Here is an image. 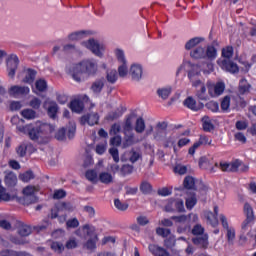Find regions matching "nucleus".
Masks as SVG:
<instances>
[{
    "label": "nucleus",
    "instance_id": "f257e3e1",
    "mask_svg": "<svg viewBox=\"0 0 256 256\" xmlns=\"http://www.w3.org/2000/svg\"><path fill=\"white\" fill-rule=\"evenodd\" d=\"M17 130L20 131V133H24V135H29L32 141H39V138L43 137V135L54 132L55 126L51 124L36 122L35 124L18 126Z\"/></svg>",
    "mask_w": 256,
    "mask_h": 256
},
{
    "label": "nucleus",
    "instance_id": "f03ea898",
    "mask_svg": "<svg viewBox=\"0 0 256 256\" xmlns=\"http://www.w3.org/2000/svg\"><path fill=\"white\" fill-rule=\"evenodd\" d=\"M191 67L190 71H194L195 77L199 76L202 73L204 75H210V73H213V63L211 62H205L202 65H191V62L184 61L177 69H176V77H179L183 73L184 69H189Z\"/></svg>",
    "mask_w": 256,
    "mask_h": 256
},
{
    "label": "nucleus",
    "instance_id": "7ed1b4c3",
    "mask_svg": "<svg viewBox=\"0 0 256 256\" xmlns=\"http://www.w3.org/2000/svg\"><path fill=\"white\" fill-rule=\"evenodd\" d=\"M222 57L217 63L223 71H227L228 73H239V66L235 64L233 61L229 60L233 57V47L228 46L222 50Z\"/></svg>",
    "mask_w": 256,
    "mask_h": 256
},
{
    "label": "nucleus",
    "instance_id": "20e7f679",
    "mask_svg": "<svg viewBox=\"0 0 256 256\" xmlns=\"http://www.w3.org/2000/svg\"><path fill=\"white\" fill-rule=\"evenodd\" d=\"M188 78L192 83V87L196 89V96L201 101H209L211 98V94H209V89L201 80H195V71L189 70Z\"/></svg>",
    "mask_w": 256,
    "mask_h": 256
},
{
    "label": "nucleus",
    "instance_id": "39448f33",
    "mask_svg": "<svg viewBox=\"0 0 256 256\" xmlns=\"http://www.w3.org/2000/svg\"><path fill=\"white\" fill-rule=\"evenodd\" d=\"M216 167H219L221 171H226V172H240V173H245V171H249V166L245 163H243L241 160H234L231 163L227 162H221L219 165L216 164Z\"/></svg>",
    "mask_w": 256,
    "mask_h": 256
},
{
    "label": "nucleus",
    "instance_id": "423d86ee",
    "mask_svg": "<svg viewBox=\"0 0 256 256\" xmlns=\"http://www.w3.org/2000/svg\"><path fill=\"white\" fill-rule=\"evenodd\" d=\"M82 47H85V49H88V51H91L93 55L96 57H99L100 59H103L105 56V50L106 47L104 44L99 43V41L95 39H89L86 41L81 42Z\"/></svg>",
    "mask_w": 256,
    "mask_h": 256
},
{
    "label": "nucleus",
    "instance_id": "0eeeda50",
    "mask_svg": "<svg viewBox=\"0 0 256 256\" xmlns=\"http://www.w3.org/2000/svg\"><path fill=\"white\" fill-rule=\"evenodd\" d=\"M39 189L35 186H26L22 190L23 198L21 199V203L23 205H31L33 203H37V193Z\"/></svg>",
    "mask_w": 256,
    "mask_h": 256
},
{
    "label": "nucleus",
    "instance_id": "6e6552de",
    "mask_svg": "<svg viewBox=\"0 0 256 256\" xmlns=\"http://www.w3.org/2000/svg\"><path fill=\"white\" fill-rule=\"evenodd\" d=\"M207 89H209L210 98L221 97L225 93V82L218 81L216 83L208 81L206 83Z\"/></svg>",
    "mask_w": 256,
    "mask_h": 256
},
{
    "label": "nucleus",
    "instance_id": "1a4fd4ad",
    "mask_svg": "<svg viewBox=\"0 0 256 256\" xmlns=\"http://www.w3.org/2000/svg\"><path fill=\"white\" fill-rule=\"evenodd\" d=\"M172 219L176 221V223H182V233L187 231V227H189V223H197L199 221V216L197 214H189V215H181V216H173Z\"/></svg>",
    "mask_w": 256,
    "mask_h": 256
},
{
    "label": "nucleus",
    "instance_id": "9d476101",
    "mask_svg": "<svg viewBox=\"0 0 256 256\" xmlns=\"http://www.w3.org/2000/svg\"><path fill=\"white\" fill-rule=\"evenodd\" d=\"M83 233H86L90 239L86 242L85 247L90 251H93L97 243V235H95V229L91 228L89 225H85L82 228Z\"/></svg>",
    "mask_w": 256,
    "mask_h": 256
},
{
    "label": "nucleus",
    "instance_id": "9b49d317",
    "mask_svg": "<svg viewBox=\"0 0 256 256\" xmlns=\"http://www.w3.org/2000/svg\"><path fill=\"white\" fill-rule=\"evenodd\" d=\"M36 77H37V71L32 68H25L20 73V79H22V83H27L28 85H33Z\"/></svg>",
    "mask_w": 256,
    "mask_h": 256
},
{
    "label": "nucleus",
    "instance_id": "f8f14e48",
    "mask_svg": "<svg viewBox=\"0 0 256 256\" xmlns=\"http://www.w3.org/2000/svg\"><path fill=\"white\" fill-rule=\"evenodd\" d=\"M220 221L222 223V227L226 230V237L228 240V243L233 244L235 241V228L232 226H229V222H227V217L225 215H220Z\"/></svg>",
    "mask_w": 256,
    "mask_h": 256
},
{
    "label": "nucleus",
    "instance_id": "ddd939ff",
    "mask_svg": "<svg viewBox=\"0 0 256 256\" xmlns=\"http://www.w3.org/2000/svg\"><path fill=\"white\" fill-rule=\"evenodd\" d=\"M155 141H163L167 138V124L165 122H159L153 132Z\"/></svg>",
    "mask_w": 256,
    "mask_h": 256
},
{
    "label": "nucleus",
    "instance_id": "4468645a",
    "mask_svg": "<svg viewBox=\"0 0 256 256\" xmlns=\"http://www.w3.org/2000/svg\"><path fill=\"white\" fill-rule=\"evenodd\" d=\"M129 75L132 81H141L143 79V66L139 63H133L129 68Z\"/></svg>",
    "mask_w": 256,
    "mask_h": 256
},
{
    "label": "nucleus",
    "instance_id": "2eb2a0df",
    "mask_svg": "<svg viewBox=\"0 0 256 256\" xmlns=\"http://www.w3.org/2000/svg\"><path fill=\"white\" fill-rule=\"evenodd\" d=\"M17 67H19V57H17V55H11L7 60L8 77L11 79L15 77Z\"/></svg>",
    "mask_w": 256,
    "mask_h": 256
},
{
    "label": "nucleus",
    "instance_id": "dca6fc26",
    "mask_svg": "<svg viewBox=\"0 0 256 256\" xmlns=\"http://www.w3.org/2000/svg\"><path fill=\"white\" fill-rule=\"evenodd\" d=\"M80 123L81 125H90L93 127V125H97V123H99V114L96 112L85 114L80 118Z\"/></svg>",
    "mask_w": 256,
    "mask_h": 256
},
{
    "label": "nucleus",
    "instance_id": "f3484780",
    "mask_svg": "<svg viewBox=\"0 0 256 256\" xmlns=\"http://www.w3.org/2000/svg\"><path fill=\"white\" fill-rule=\"evenodd\" d=\"M63 211H73V205L65 202L56 204L55 208L52 209L51 218L57 219V217H59V213H62Z\"/></svg>",
    "mask_w": 256,
    "mask_h": 256
},
{
    "label": "nucleus",
    "instance_id": "a211bd4d",
    "mask_svg": "<svg viewBox=\"0 0 256 256\" xmlns=\"http://www.w3.org/2000/svg\"><path fill=\"white\" fill-rule=\"evenodd\" d=\"M30 89L27 86L14 85L9 89V94L13 97H21V95H29Z\"/></svg>",
    "mask_w": 256,
    "mask_h": 256
},
{
    "label": "nucleus",
    "instance_id": "6ab92c4d",
    "mask_svg": "<svg viewBox=\"0 0 256 256\" xmlns=\"http://www.w3.org/2000/svg\"><path fill=\"white\" fill-rule=\"evenodd\" d=\"M83 73H85V67L83 66V62L74 65L70 71V74L72 75L74 81H81Z\"/></svg>",
    "mask_w": 256,
    "mask_h": 256
},
{
    "label": "nucleus",
    "instance_id": "aec40b11",
    "mask_svg": "<svg viewBox=\"0 0 256 256\" xmlns=\"http://www.w3.org/2000/svg\"><path fill=\"white\" fill-rule=\"evenodd\" d=\"M44 108L47 109L49 117L51 119H55L57 117V111H59V107L55 101L46 100L44 102Z\"/></svg>",
    "mask_w": 256,
    "mask_h": 256
},
{
    "label": "nucleus",
    "instance_id": "412c9836",
    "mask_svg": "<svg viewBox=\"0 0 256 256\" xmlns=\"http://www.w3.org/2000/svg\"><path fill=\"white\" fill-rule=\"evenodd\" d=\"M166 211H185V204L183 200H170L165 207Z\"/></svg>",
    "mask_w": 256,
    "mask_h": 256
},
{
    "label": "nucleus",
    "instance_id": "4be33fe9",
    "mask_svg": "<svg viewBox=\"0 0 256 256\" xmlns=\"http://www.w3.org/2000/svg\"><path fill=\"white\" fill-rule=\"evenodd\" d=\"M217 215H219V207H214V213L213 212H206V219L208 225H211L212 227H217L219 225V220L217 219Z\"/></svg>",
    "mask_w": 256,
    "mask_h": 256
},
{
    "label": "nucleus",
    "instance_id": "5701e85b",
    "mask_svg": "<svg viewBox=\"0 0 256 256\" xmlns=\"http://www.w3.org/2000/svg\"><path fill=\"white\" fill-rule=\"evenodd\" d=\"M84 67V73L88 75H95L97 73V63L93 60H84L82 61Z\"/></svg>",
    "mask_w": 256,
    "mask_h": 256
},
{
    "label": "nucleus",
    "instance_id": "b1692460",
    "mask_svg": "<svg viewBox=\"0 0 256 256\" xmlns=\"http://www.w3.org/2000/svg\"><path fill=\"white\" fill-rule=\"evenodd\" d=\"M4 183L6 187H15V185H17V174H15L13 171H6Z\"/></svg>",
    "mask_w": 256,
    "mask_h": 256
},
{
    "label": "nucleus",
    "instance_id": "393cba45",
    "mask_svg": "<svg viewBox=\"0 0 256 256\" xmlns=\"http://www.w3.org/2000/svg\"><path fill=\"white\" fill-rule=\"evenodd\" d=\"M203 41H205V39H203L201 37L191 38L190 40H188L185 43L184 48L186 51H193V49H195L196 47H199V45H201V43H203Z\"/></svg>",
    "mask_w": 256,
    "mask_h": 256
},
{
    "label": "nucleus",
    "instance_id": "a878e982",
    "mask_svg": "<svg viewBox=\"0 0 256 256\" xmlns=\"http://www.w3.org/2000/svg\"><path fill=\"white\" fill-rule=\"evenodd\" d=\"M105 87V78L96 79L91 85V91L94 95H99Z\"/></svg>",
    "mask_w": 256,
    "mask_h": 256
},
{
    "label": "nucleus",
    "instance_id": "bb28decb",
    "mask_svg": "<svg viewBox=\"0 0 256 256\" xmlns=\"http://www.w3.org/2000/svg\"><path fill=\"white\" fill-rule=\"evenodd\" d=\"M158 97L160 99H163L164 101L169 99L171 93H173V86L168 85V86H163L157 89L156 91Z\"/></svg>",
    "mask_w": 256,
    "mask_h": 256
},
{
    "label": "nucleus",
    "instance_id": "cd10ccee",
    "mask_svg": "<svg viewBox=\"0 0 256 256\" xmlns=\"http://www.w3.org/2000/svg\"><path fill=\"white\" fill-rule=\"evenodd\" d=\"M89 36V32L85 30L75 31L68 35V41H81V39H86Z\"/></svg>",
    "mask_w": 256,
    "mask_h": 256
},
{
    "label": "nucleus",
    "instance_id": "c85d7f7f",
    "mask_svg": "<svg viewBox=\"0 0 256 256\" xmlns=\"http://www.w3.org/2000/svg\"><path fill=\"white\" fill-rule=\"evenodd\" d=\"M148 249H149L150 253H152V255H155V256H171L169 254V252H167V250H165V248H163L161 246H157L155 244H150L148 246Z\"/></svg>",
    "mask_w": 256,
    "mask_h": 256
},
{
    "label": "nucleus",
    "instance_id": "c756f323",
    "mask_svg": "<svg viewBox=\"0 0 256 256\" xmlns=\"http://www.w3.org/2000/svg\"><path fill=\"white\" fill-rule=\"evenodd\" d=\"M113 53L118 65H121V64L125 65V63H128L127 56L125 55V50L121 48H115Z\"/></svg>",
    "mask_w": 256,
    "mask_h": 256
},
{
    "label": "nucleus",
    "instance_id": "7c9ffc66",
    "mask_svg": "<svg viewBox=\"0 0 256 256\" xmlns=\"http://www.w3.org/2000/svg\"><path fill=\"white\" fill-rule=\"evenodd\" d=\"M15 197H17V195L9 194V192H7V189L3 186V184L0 180V203H1V201H13V199H15Z\"/></svg>",
    "mask_w": 256,
    "mask_h": 256
},
{
    "label": "nucleus",
    "instance_id": "2f4dec72",
    "mask_svg": "<svg viewBox=\"0 0 256 256\" xmlns=\"http://www.w3.org/2000/svg\"><path fill=\"white\" fill-rule=\"evenodd\" d=\"M98 181L103 183V185H111V183L114 181L113 174L105 171L100 172L98 175Z\"/></svg>",
    "mask_w": 256,
    "mask_h": 256
},
{
    "label": "nucleus",
    "instance_id": "473e14b6",
    "mask_svg": "<svg viewBox=\"0 0 256 256\" xmlns=\"http://www.w3.org/2000/svg\"><path fill=\"white\" fill-rule=\"evenodd\" d=\"M190 57L192 59H205V47L198 46L190 51Z\"/></svg>",
    "mask_w": 256,
    "mask_h": 256
},
{
    "label": "nucleus",
    "instance_id": "72a5a7b5",
    "mask_svg": "<svg viewBox=\"0 0 256 256\" xmlns=\"http://www.w3.org/2000/svg\"><path fill=\"white\" fill-rule=\"evenodd\" d=\"M69 107L71 111H73L74 113H81L83 109H85V105L83 104V101L77 100V99L72 100L69 104Z\"/></svg>",
    "mask_w": 256,
    "mask_h": 256
},
{
    "label": "nucleus",
    "instance_id": "f704fd0d",
    "mask_svg": "<svg viewBox=\"0 0 256 256\" xmlns=\"http://www.w3.org/2000/svg\"><path fill=\"white\" fill-rule=\"evenodd\" d=\"M194 245H199L203 249H207L209 247V236L203 235L201 237H196L192 239Z\"/></svg>",
    "mask_w": 256,
    "mask_h": 256
},
{
    "label": "nucleus",
    "instance_id": "c9c22d12",
    "mask_svg": "<svg viewBox=\"0 0 256 256\" xmlns=\"http://www.w3.org/2000/svg\"><path fill=\"white\" fill-rule=\"evenodd\" d=\"M118 79H119V74L117 73V70L115 69L106 70V81H108V83H111L113 85L117 83Z\"/></svg>",
    "mask_w": 256,
    "mask_h": 256
},
{
    "label": "nucleus",
    "instance_id": "e433bc0d",
    "mask_svg": "<svg viewBox=\"0 0 256 256\" xmlns=\"http://www.w3.org/2000/svg\"><path fill=\"white\" fill-rule=\"evenodd\" d=\"M164 147H173L174 152L177 153V134H172L170 137L163 140Z\"/></svg>",
    "mask_w": 256,
    "mask_h": 256
},
{
    "label": "nucleus",
    "instance_id": "4c0bfd02",
    "mask_svg": "<svg viewBox=\"0 0 256 256\" xmlns=\"http://www.w3.org/2000/svg\"><path fill=\"white\" fill-rule=\"evenodd\" d=\"M184 105L188 109H191V111H199V109H201V106L198 105L197 101H195L193 97L186 98Z\"/></svg>",
    "mask_w": 256,
    "mask_h": 256
},
{
    "label": "nucleus",
    "instance_id": "58836bf2",
    "mask_svg": "<svg viewBox=\"0 0 256 256\" xmlns=\"http://www.w3.org/2000/svg\"><path fill=\"white\" fill-rule=\"evenodd\" d=\"M205 59H209V61L217 59V49L213 45H209L205 49Z\"/></svg>",
    "mask_w": 256,
    "mask_h": 256
},
{
    "label": "nucleus",
    "instance_id": "ea45409f",
    "mask_svg": "<svg viewBox=\"0 0 256 256\" xmlns=\"http://www.w3.org/2000/svg\"><path fill=\"white\" fill-rule=\"evenodd\" d=\"M124 141H123V144H122V147L124 149H127V147H131V145H134L135 144V135H133V133H126L124 134Z\"/></svg>",
    "mask_w": 256,
    "mask_h": 256
},
{
    "label": "nucleus",
    "instance_id": "a19ab883",
    "mask_svg": "<svg viewBox=\"0 0 256 256\" xmlns=\"http://www.w3.org/2000/svg\"><path fill=\"white\" fill-rule=\"evenodd\" d=\"M21 115L24 119H27L28 121H31L33 119H37V112L33 109H24L21 111Z\"/></svg>",
    "mask_w": 256,
    "mask_h": 256
},
{
    "label": "nucleus",
    "instance_id": "79ce46f5",
    "mask_svg": "<svg viewBox=\"0 0 256 256\" xmlns=\"http://www.w3.org/2000/svg\"><path fill=\"white\" fill-rule=\"evenodd\" d=\"M202 126L204 131H213V129H215V126L213 125V120L209 118V116H204L202 118Z\"/></svg>",
    "mask_w": 256,
    "mask_h": 256
},
{
    "label": "nucleus",
    "instance_id": "37998d69",
    "mask_svg": "<svg viewBox=\"0 0 256 256\" xmlns=\"http://www.w3.org/2000/svg\"><path fill=\"white\" fill-rule=\"evenodd\" d=\"M128 157V161H130V163H137V161L141 159V151L132 149L128 152Z\"/></svg>",
    "mask_w": 256,
    "mask_h": 256
},
{
    "label": "nucleus",
    "instance_id": "c03bdc74",
    "mask_svg": "<svg viewBox=\"0 0 256 256\" xmlns=\"http://www.w3.org/2000/svg\"><path fill=\"white\" fill-rule=\"evenodd\" d=\"M244 213L248 221H255V213L253 212V207H251L249 203L244 204Z\"/></svg>",
    "mask_w": 256,
    "mask_h": 256
},
{
    "label": "nucleus",
    "instance_id": "a18cd8bd",
    "mask_svg": "<svg viewBox=\"0 0 256 256\" xmlns=\"http://www.w3.org/2000/svg\"><path fill=\"white\" fill-rule=\"evenodd\" d=\"M1 256H31V254L26 252H15L13 250L5 249L0 252Z\"/></svg>",
    "mask_w": 256,
    "mask_h": 256
},
{
    "label": "nucleus",
    "instance_id": "49530a36",
    "mask_svg": "<svg viewBox=\"0 0 256 256\" xmlns=\"http://www.w3.org/2000/svg\"><path fill=\"white\" fill-rule=\"evenodd\" d=\"M18 233L21 237H28L30 233H32L31 226L27 224H21L18 228Z\"/></svg>",
    "mask_w": 256,
    "mask_h": 256
},
{
    "label": "nucleus",
    "instance_id": "de8ad7c7",
    "mask_svg": "<svg viewBox=\"0 0 256 256\" xmlns=\"http://www.w3.org/2000/svg\"><path fill=\"white\" fill-rule=\"evenodd\" d=\"M86 179H88V181L91 183H99V175L95 170H88L86 172Z\"/></svg>",
    "mask_w": 256,
    "mask_h": 256
},
{
    "label": "nucleus",
    "instance_id": "09e8293b",
    "mask_svg": "<svg viewBox=\"0 0 256 256\" xmlns=\"http://www.w3.org/2000/svg\"><path fill=\"white\" fill-rule=\"evenodd\" d=\"M249 89H251V84L247 82V80H240L239 91L243 95L245 93H249Z\"/></svg>",
    "mask_w": 256,
    "mask_h": 256
},
{
    "label": "nucleus",
    "instance_id": "8fccbe9b",
    "mask_svg": "<svg viewBox=\"0 0 256 256\" xmlns=\"http://www.w3.org/2000/svg\"><path fill=\"white\" fill-rule=\"evenodd\" d=\"M28 147H29V143H27V142H24V143L20 144L16 148L17 155H19V157H25V155H27Z\"/></svg>",
    "mask_w": 256,
    "mask_h": 256
},
{
    "label": "nucleus",
    "instance_id": "3c124183",
    "mask_svg": "<svg viewBox=\"0 0 256 256\" xmlns=\"http://www.w3.org/2000/svg\"><path fill=\"white\" fill-rule=\"evenodd\" d=\"M197 205V197L195 194H191L186 198V208L191 210Z\"/></svg>",
    "mask_w": 256,
    "mask_h": 256
},
{
    "label": "nucleus",
    "instance_id": "603ef678",
    "mask_svg": "<svg viewBox=\"0 0 256 256\" xmlns=\"http://www.w3.org/2000/svg\"><path fill=\"white\" fill-rule=\"evenodd\" d=\"M118 75L119 77H126L129 75V66L128 62L125 64H119L118 66Z\"/></svg>",
    "mask_w": 256,
    "mask_h": 256
},
{
    "label": "nucleus",
    "instance_id": "864d4df0",
    "mask_svg": "<svg viewBox=\"0 0 256 256\" xmlns=\"http://www.w3.org/2000/svg\"><path fill=\"white\" fill-rule=\"evenodd\" d=\"M134 129L136 133H143L145 131V120L141 117L137 118Z\"/></svg>",
    "mask_w": 256,
    "mask_h": 256
},
{
    "label": "nucleus",
    "instance_id": "5fc2aeb1",
    "mask_svg": "<svg viewBox=\"0 0 256 256\" xmlns=\"http://www.w3.org/2000/svg\"><path fill=\"white\" fill-rule=\"evenodd\" d=\"M35 87L37 91H39L40 93H43L47 91V81H45L44 79H39L36 81Z\"/></svg>",
    "mask_w": 256,
    "mask_h": 256
},
{
    "label": "nucleus",
    "instance_id": "6e6d98bb",
    "mask_svg": "<svg viewBox=\"0 0 256 256\" xmlns=\"http://www.w3.org/2000/svg\"><path fill=\"white\" fill-rule=\"evenodd\" d=\"M124 135H127V133H131L133 131V120L131 117L127 118L123 127Z\"/></svg>",
    "mask_w": 256,
    "mask_h": 256
},
{
    "label": "nucleus",
    "instance_id": "4d7b16f0",
    "mask_svg": "<svg viewBox=\"0 0 256 256\" xmlns=\"http://www.w3.org/2000/svg\"><path fill=\"white\" fill-rule=\"evenodd\" d=\"M184 187L185 189H195V178L187 176L184 179Z\"/></svg>",
    "mask_w": 256,
    "mask_h": 256
},
{
    "label": "nucleus",
    "instance_id": "13d9d810",
    "mask_svg": "<svg viewBox=\"0 0 256 256\" xmlns=\"http://www.w3.org/2000/svg\"><path fill=\"white\" fill-rule=\"evenodd\" d=\"M114 205L119 211H127L129 209V204L121 202L119 199L114 200Z\"/></svg>",
    "mask_w": 256,
    "mask_h": 256
},
{
    "label": "nucleus",
    "instance_id": "bf43d9fd",
    "mask_svg": "<svg viewBox=\"0 0 256 256\" xmlns=\"http://www.w3.org/2000/svg\"><path fill=\"white\" fill-rule=\"evenodd\" d=\"M229 107H231V98L225 96L221 101V109L222 111H229Z\"/></svg>",
    "mask_w": 256,
    "mask_h": 256
},
{
    "label": "nucleus",
    "instance_id": "052dcab7",
    "mask_svg": "<svg viewBox=\"0 0 256 256\" xmlns=\"http://www.w3.org/2000/svg\"><path fill=\"white\" fill-rule=\"evenodd\" d=\"M121 115H123V110H116L114 112H110L107 116L106 119L108 121H113L115 119H119V117H121Z\"/></svg>",
    "mask_w": 256,
    "mask_h": 256
},
{
    "label": "nucleus",
    "instance_id": "680f3d73",
    "mask_svg": "<svg viewBox=\"0 0 256 256\" xmlns=\"http://www.w3.org/2000/svg\"><path fill=\"white\" fill-rule=\"evenodd\" d=\"M51 249L56 253H62L65 249V246L61 242H53L51 244Z\"/></svg>",
    "mask_w": 256,
    "mask_h": 256
},
{
    "label": "nucleus",
    "instance_id": "e2e57ef3",
    "mask_svg": "<svg viewBox=\"0 0 256 256\" xmlns=\"http://www.w3.org/2000/svg\"><path fill=\"white\" fill-rule=\"evenodd\" d=\"M156 233L157 235H159L160 237H169V235H171V230L170 229H167V228H161V227H158L156 229Z\"/></svg>",
    "mask_w": 256,
    "mask_h": 256
},
{
    "label": "nucleus",
    "instance_id": "0e129e2a",
    "mask_svg": "<svg viewBox=\"0 0 256 256\" xmlns=\"http://www.w3.org/2000/svg\"><path fill=\"white\" fill-rule=\"evenodd\" d=\"M20 179L24 183H29V181H31V179H33V172L27 171L23 174H20Z\"/></svg>",
    "mask_w": 256,
    "mask_h": 256
},
{
    "label": "nucleus",
    "instance_id": "69168bd1",
    "mask_svg": "<svg viewBox=\"0 0 256 256\" xmlns=\"http://www.w3.org/2000/svg\"><path fill=\"white\" fill-rule=\"evenodd\" d=\"M107 151V142H103L96 145V153L98 155H103Z\"/></svg>",
    "mask_w": 256,
    "mask_h": 256
},
{
    "label": "nucleus",
    "instance_id": "338daca9",
    "mask_svg": "<svg viewBox=\"0 0 256 256\" xmlns=\"http://www.w3.org/2000/svg\"><path fill=\"white\" fill-rule=\"evenodd\" d=\"M207 109L212 111L213 113H217L219 111V103L215 101H210L206 104Z\"/></svg>",
    "mask_w": 256,
    "mask_h": 256
},
{
    "label": "nucleus",
    "instance_id": "774afa93",
    "mask_svg": "<svg viewBox=\"0 0 256 256\" xmlns=\"http://www.w3.org/2000/svg\"><path fill=\"white\" fill-rule=\"evenodd\" d=\"M120 173L122 175H130V173H133V167L129 164H125L120 169Z\"/></svg>",
    "mask_w": 256,
    "mask_h": 256
}]
</instances>
